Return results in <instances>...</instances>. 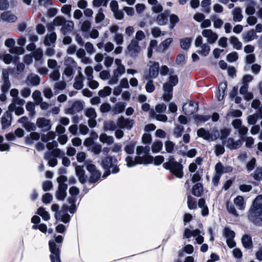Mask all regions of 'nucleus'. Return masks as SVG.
Returning a JSON list of instances; mask_svg holds the SVG:
<instances>
[{"mask_svg":"<svg viewBox=\"0 0 262 262\" xmlns=\"http://www.w3.org/2000/svg\"><path fill=\"white\" fill-rule=\"evenodd\" d=\"M150 147L149 146H139L136 149V154L138 155L134 159L130 156H127L125 161L128 167H132L137 164H148L152 163L154 160L153 157L149 156L148 154L150 151Z\"/></svg>","mask_w":262,"mask_h":262,"instance_id":"1","label":"nucleus"},{"mask_svg":"<svg viewBox=\"0 0 262 262\" xmlns=\"http://www.w3.org/2000/svg\"><path fill=\"white\" fill-rule=\"evenodd\" d=\"M62 242L63 237L61 235H58L55 239L49 241V250L51 252L50 257L51 262H61L60 249Z\"/></svg>","mask_w":262,"mask_h":262,"instance_id":"2","label":"nucleus"},{"mask_svg":"<svg viewBox=\"0 0 262 262\" xmlns=\"http://www.w3.org/2000/svg\"><path fill=\"white\" fill-rule=\"evenodd\" d=\"M117 160L112 156H107L102 159L101 165L105 170L103 174V178L108 176L111 173H117L119 171V168L117 166Z\"/></svg>","mask_w":262,"mask_h":262,"instance_id":"3","label":"nucleus"},{"mask_svg":"<svg viewBox=\"0 0 262 262\" xmlns=\"http://www.w3.org/2000/svg\"><path fill=\"white\" fill-rule=\"evenodd\" d=\"M163 167L169 170L170 172L178 178H182L184 173L183 172V166L177 162L173 158L169 159L168 162L163 164Z\"/></svg>","mask_w":262,"mask_h":262,"instance_id":"4","label":"nucleus"},{"mask_svg":"<svg viewBox=\"0 0 262 262\" xmlns=\"http://www.w3.org/2000/svg\"><path fill=\"white\" fill-rule=\"evenodd\" d=\"M248 218L254 225H262V208L251 206L248 212Z\"/></svg>","mask_w":262,"mask_h":262,"instance_id":"5","label":"nucleus"},{"mask_svg":"<svg viewBox=\"0 0 262 262\" xmlns=\"http://www.w3.org/2000/svg\"><path fill=\"white\" fill-rule=\"evenodd\" d=\"M65 153L59 148L54 149L50 151H47L45 154V159L48 161L50 166L55 167L57 164V158H61L64 156Z\"/></svg>","mask_w":262,"mask_h":262,"instance_id":"6","label":"nucleus"},{"mask_svg":"<svg viewBox=\"0 0 262 262\" xmlns=\"http://www.w3.org/2000/svg\"><path fill=\"white\" fill-rule=\"evenodd\" d=\"M53 24L56 26H62L61 31L64 35L72 31L74 27V23L72 21L66 20L61 17H55L53 20Z\"/></svg>","mask_w":262,"mask_h":262,"instance_id":"7","label":"nucleus"},{"mask_svg":"<svg viewBox=\"0 0 262 262\" xmlns=\"http://www.w3.org/2000/svg\"><path fill=\"white\" fill-rule=\"evenodd\" d=\"M69 193L71 195L68 199V202L70 205L69 212L71 213H74L77 210L76 202L77 201V195L79 193V190L76 187L72 186L69 189Z\"/></svg>","mask_w":262,"mask_h":262,"instance_id":"8","label":"nucleus"},{"mask_svg":"<svg viewBox=\"0 0 262 262\" xmlns=\"http://www.w3.org/2000/svg\"><path fill=\"white\" fill-rule=\"evenodd\" d=\"M69 207L66 204H64L61 210L58 211L57 213L55 214V217L56 220H61L64 223H67L71 220V216L68 213V211H69Z\"/></svg>","mask_w":262,"mask_h":262,"instance_id":"9","label":"nucleus"},{"mask_svg":"<svg viewBox=\"0 0 262 262\" xmlns=\"http://www.w3.org/2000/svg\"><path fill=\"white\" fill-rule=\"evenodd\" d=\"M149 67V74L148 75H146L144 77H148L149 78L155 79L156 78L159 73L160 65L158 62L149 61L148 63Z\"/></svg>","mask_w":262,"mask_h":262,"instance_id":"10","label":"nucleus"},{"mask_svg":"<svg viewBox=\"0 0 262 262\" xmlns=\"http://www.w3.org/2000/svg\"><path fill=\"white\" fill-rule=\"evenodd\" d=\"M183 111L186 115H191L198 111V104L193 101H190L188 103H185L183 106Z\"/></svg>","mask_w":262,"mask_h":262,"instance_id":"11","label":"nucleus"},{"mask_svg":"<svg viewBox=\"0 0 262 262\" xmlns=\"http://www.w3.org/2000/svg\"><path fill=\"white\" fill-rule=\"evenodd\" d=\"M134 121L130 119H126L123 117H120L117 121V125L121 128L130 129L134 124Z\"/></svg>","mask_w":262,"mask_h":262,"instance_id":"12","label":"nucleus"},{"mask_svg":"<svg viewBox=\"0 0 262 262\" xmlns=\"http://www.w3.org/2000/svg\"><path fill=\"white\" fill-rule=\"evenodd\" d=\"M36 124L38 127L41 129L42 132H48L51 128L50 120L45 118H38Z\"/></svg>","mask_w":262,"mask_h":262,"instance_id":"13","label":"nucleus"},{"mask_svg":"<svg viewBox=\"0 0 262 262\" xmlns=\"http://www.w3.org/2000/svg\"><path fill=\"white\" fill-rule=\"evenodd\" d=\"M83 108V105L82 102L76 101L74 102L71 107L66 110V113L73 115L82 111Z\"/></svg>","mask_w":262,"mask_h":262,"instance_id":"14","label":"nucleus"},{"mask_svg":"<svg viewBox=\"0 0 262 262\" xmlns=\"http://www.w3.org/2000/svg\"><path fill=\"white\" fill-rule=\"evenodd\" d=\"M202 34L204 37L207 38L208 42L211 44L214 43L218 38L217 34L210 29L204 30Z\"/></svg>","mask_w":262,"mask_h":262,"instance_id":"15","label":"nucleus"},{"mask_svg":"<svg viewBox=\"0 0 262 262\" xmlns=\"http://www.w3.org/2000/svg\"><path fill=\"white\" fill-rule=\"evenodd\" d=\"M127 50L131 56H136L140 50L138 41L134 39H132L127 47Z\"/></svg>","mask_w":262,"mask_h":262,"instance_id":"16","label":"nucleus"},{"mask_svg":"<svg viewBox=\"0 0 262 262\" xmlns=\"http://www.w3.org/2000/svg\"><path fill=\"white\" fill-rule=\"evenodd\" d=\"M67 184L58 185V190L55 194L56 199L59 201H63L67 196Z\"/></svg>","mask_w":262,"mask_h":262,"instance_id":"17","label":"nucleus"},{"mask_svg":"<svg viewBox=\"0 0 262 262\" xmlns=\"http://www.w3.org/2000/svg\"><path fill=\"white\" fill-rule=\"evenodd\" d=\"M9 110L6 111L2 116L1 119L2 126L3 129L8 127L11 124L12 114Z\"/></svg>","mask_w":262,"mask_h":262,"instance_id":"18","label":"nucleus"},{"mask_svg":"<svg viewBox=\"0 0 262 262\" xmlns=\"http://www.w3.org/2000/svg\"><path fill=\"white\" fill-rule=\"evenodd\" d=\"M75 172L78 178L79 182L82 183H85L87 181V176L85 173V171L83 166H76L75 167Z\"/></svg>","mask_w":262,"mask_h":262,"instance_id":"19","label":"nucleus"},{"mask_svg":"<svg viewBox=\"0 0 262 262\" xmlns=\"http://www.w3.org/2000/svg\"><path fill=\"white\" fill-rule=\"evenodd\" d=\"M164 94L163 99L165 101H170L172 98L173 88L169 84H164L163 85Z\"/></svg>","mask_w":262,"mask_h":262,"instance_id":"20","label":"nucleus"},{"mask_svg":"<svg viewBox=\"0 0 262 262\" xmlns=\"http://www.w3.org/2000/svg\"><path fill=\"white\" fill-rule=\"evenodd\" d=\"M258 119H262V108L259 109L257 113L247 117L248 123L250 125H254Z\"/></svg>","mask_w":262,"mask_h":262,"instance_id":"21","label":"nucleus"},{"mask_svg":"<svg viewBox=\"0 0 262 262\" xmlns=\"http://www.w3.org/2000/svg\"><path fill=\"white\" fill-rule=\"evenodd\" d=\"M197 135L204 140L208 141H213L214 139L209 131L206 130L204 128H200L197 131Z\"/></svg>","mask_w":262,"mask_h":262,"instance_id":"22","label":"nucleus"},{"mask_svg":"<svg viewBox=\"0 0 262 262\" xmlns=\"http://www.w3.org/2000/svg\"><path fill=\"white\" fill-rule=\"evenodd\" d=\"M83 86V76L81 72H79L75 78L73 87L76 90H81Z\"/></svg>","mask_w":262,"mask_h":262,"instance_id":"23","label":"nucleus"},{"mask_svg":"<svg viewBox=\"0 0 262 262\" xmlns=\"http://www.w3.org/2000/svg\"><path fill=\"white\" fill-rule=\"evenodd\" d=\"M242 243L244 247L246 249H251L253 248V242L250 235L245 234L242 238Z\"/></svg>","mask_w":262,"mask_h":262,"instance_id":"24","label":"nucleus"},{"mask_svg":"<svg viewBox=\"0 0 262 262\" xmlns=\"http://www.w3.org/2000/svg\"><path fill=\"white\" fill-rule=\"evenodd\" d=\"M25 103L24 99L20 98L18 96L12 99V103L9 105L8 110L10 112H13L15 109L16 104L18 106H23Z\"/></svg>","mask_w":262,"mask_h":262,"instance_id":"25","label":"nucleus"},{"mask_svg":"<svg viewBox=\"0 0 262 262\" xmlns=\"http://www.w3.org/2000/svg\"><path fill=\"white\" fill-rule=\"evenodd\" d=\"M242 142L240 140L234 141L233 138H229L226 141V146L230 149H234L240 147Z\"/></svg>","mask_w":262,"mask_h":262,"instance_id":"26","label":"nucleus"},{"mask_svg":"<svg viewBox=\"0 0 262 262\" xmlns=\"http://www.w3.org/2000/svg\"><path fill=\"white\" fill-rule=\"evenodd\" d=\"M40 77L37 75L31 74L28 76L26 83L28 84L35 86L38 85L40 83Z\"/></svg>","mask_w":262,"mask_h":262,"instance_id":"27","label":"nucleus"},{"mask_svg":"<svg viewBox=\"0 0 262 262\" xmlns=\"http://www.w3.org/2000/svg\"><path fill=\"white\" fill-rule=\"evenodd\" d=\"M1 18L3 21L9 23L14 22L17 19L16 16L9 11L3 12L1 15Z\"/></svg>","mask_w":262,"mask_h":262,"instance_id":"28","label":"nucleus"},{"mask_svg":"<svg viewBox=\"0 0 262 262\" xmlns=\"http://www.w3.org/2000/svg\"><path fill=\"white\" fill-rule=\"evenodd\" d=\"M233 20L235 22H241L243 18L242 10L241 8L237 7L234 9L232 12Z\"/></svg>","mask_w":262,"mask_h":262,"instance_id":"29","label":"nucleus"},{"mask_svg":"<svg viewBox=\"0 0 262 262\" xmlns=\"http://www.w3.org/2000/svg\"><path fill=\"white\" fill-rule=\"evenodd\" d=\"M56 40V34L54 32L50 34H47L45 38L44 43L46 46L50 47L52 43L55 42Z\"/></svg>","mask_w":262,"mask_h":262,"instance_id":"30","label":"nucleus"},{"mask_svg":"<svg viewBox=\"0 0 262 262\" xmlns=\"http://www.w3.org/2000/svg\"><path fill=\"white\" fill-rule=\"evenodd\" d=\"M203 192V187L201 183H198L193 186L192 193L194 195L199 197L202 195Z\"/></svg>","mask_w":262,"mask_h":262,"instance_id":"31","label":"nucleus"},{"mask_svg":"<svg viewBox=\"0 0 262 262\" xmlns=\"http://www.w3.org/2000/svg\"><path fill=\"white\" fill-rule=\"evenodd\" d=\"M256 37L254 30H251L243 34V40L245 42H248L254 40Z\"/></svg>","mask_w":262,"mask_h":262,"instance_id":"32","label":"nucleus"},{"mask_svg":"<svg viewBox=\"0 0 262 262\" xmlns=\"http://www.w3.org/2000/svg\"><path fill=\"white\" fill-rule=\"evenodd\" d=\"M143 79L147 81L145 85L146 91L148 93H152L155 90V86L154 84V81L151 78L148 77H144Z\"/></svg>","mask_w":262,"mask_h":262,"instance_id":"33","label":"nucleus"},{"mask_svg":"<svg viewBox=\"0 0 262 262\" xmlns=\"http://www.w3.org/2000/svg\"><path fill=\"white\" fill-rule=\"evenodd\" d=\"M234 204L239 210H244L245 207L244 198L243 196L238 195L234 199Z\"/></svg>","mask_w":262,"mask_h":262,"instance_id":"34","label":"nucleus"},{"mask_svg":"<svg viewBox=\"0 0 262 262\" xmlns=\"http://www.w3.org/2000/svg\"><path fill=\"white\" fill-rule=\"evenodd\" d=\"M99 140L100 142L106 143L108 145L112 144L114 141L113 137L107 136L106 134H101L99 137Z\"/></svg>","mask_w":262,"mask_h":262,"instance_id":"35","label":"nucleus"},{"mask_svg":"<svg viewBox=\"0 0 262 262\" xmlns=\"http://www.w3.org/2000/svg\"><path fill=\"white\" fill-rule=\"evenodd\" d=\"M227 88V83L222 82L220 83L219 86V94L217 95V99L221 101L223 99L225 95V91Z\"/></svg>","mask_w":262,"mask_h":262,"instance_id":"36","label":"nucleus"},{"mask_svg":"<svg viewBox=\"0 0 262 262\" xmlns=\"http://www.w3.org/2000/svg\"><path fill=\"white\" fill-rule=\"evenodd\" d=\"M126 106V103L124 102H118L116 103L112 109L113 114H118L122 113Z\"/></svg>","mask_w":262,"mask_h":262,"instance_id":"37","label":"nucleus"},{"mask_svg":"<svg viewBox=\"0 0 262 262\" xmlns=\"http://www.w3.org/2000/svg\"><path fill=\"white\" fill-rule=\"evenodd\" d=\"M226 206L227 210L230 214L235 217H237L238 216V214L236 211L234 205L231 202L229 201L227 202Z\"/></svg>","mask_w":262,"mask_h":262,"instance_id":"38","label":"nucleus"},{"mask_svg":"<svg viewBox=\"0 0 262 262\" xmlns=\"http://www.w3.org/2000/svg\"><path fill=\"white\" fill-rule=\"evenodd\" d=\"M156 21L159 25H165L168 21L167 15L165 13H161L157 16Z\"/></svg>","mask_w":262,"mask_h":262,"instance_id":"39","label":"nucleus"},{"mask_svg":"<svg viewBox=\"0 0 262 262\" xmlns=\"http://www.w3.org/2000/svg\"><path fill=\"white\" fill-rule=\"evenodd\" d=\"M230 42L232 44L234 49L239 50L241 49L242 43L239 41L238 39L235 36H231L230 38Z\"/></svg>","mask_w":262,"mask_h":262,"instance_id":"40","label":"nucleus"},{"mask_svg":"<svg viewBox=\"0 0 262 262\" xmlns=\"http://www.w3.org/2000/svg\"><path fill=\"white\" fill-rule=\"evenodd\" d=\"M55 134L53 132H49L47 134H43L41 136V140L44 142H48L55 138Z\"/></svg>","mask_w":262,"mask_h":262,"instance_id":"41","label":"nucleus"},{"mask_svg":"<svg viewBox=\"0 0 262 262\" xmlns=\"http://www.w3.org/2000/svg\"><path fill=\"white\" fill-rule=\"evenodd\" d=\"M201 50L198 51L199 54H201L203 56H206L209 54L210 48L207 43H204L200 47Z\"/></svg>","mask_w":262,"mask_h":262,"instance_id":"42","label":"nucleus"},{"mask_svg":"<svg viewBox=\"0 0 262 262\" xmlns=\"http://www.w3.org/2000/svg\"><path fill=\"white\" fill-rule=\"evenodd\" d=\"M37 214L40 215L42 219L46 221L50 220V215L42 207H40L37 210Z\"/></svg>","mask_w":262,"mask_h":262,"instance_id":"43","label":"nucleus"},{"mask_svg":"<svg viewBox=\"0 0 262 262\" xmlns=\"http://www.w3.org/2000/svg\"><path fill=\"white\" fill-rule=\"evenodd\" d=\"M191 42V39L189 37H186L180 40V45L181 48L184 50H187L189 49Z\"/></svg>","mask_w":262,"mask_h":262,"instance_id":"44","label":"nucleus"},{"mask_svg":"<svg viewBox=\"0 0 262 262\" xmlns=\"http://www.w3.org/2000/svg\"><path fill=\"white\" fill-rule=\"evenodd\" d=\"M162 142L160 141H156L153 143L151 146V149L153 152L157 153L162 149Z\"/></svg>","mask_w":262,"mask_h":262,"instance_id":"45","label":"nucleus"},{"mask_svg":"<svg viewBox=\"0 0 262 262\" xmlns=\"http://www.w3.org/2000/svg\"><path fill=\"white\" fill-rule=\"evenodd\" d=\"M105 130L113 131L117 128L116 124L113 121H107L104 124Z\"/></svg>","mask_w":262,"mask_h":262,"instance_id":"46","label":"nucleus"},{"mask_svg":"<svg viewBox=\"0 0 262 262\" xmlns=\"http://www.w3.org/2000/svg\"><path fill=\"white\" fill-rule=\"evenodd\" d=\"M100 176L101 173L98 170L91 173L89 178V182L90 183H94L97 182L100 179Z\"/></svg>","mask_w":262,"mask_h":262,"instance_id":"47","label":"nucleus"},{"mask_svg":"<svg viewBox=\"0 0 262 262\" xmlns=\"http://www.w3.org/2000/svg\"><path fill=\"white\" fill-rule=\"evenodd\" d=\"M66 83L64 81L56 82L54 86V91L55 93H58V91H62L66 88Z\"/></svg>","mask_w":262,"mask_h":262,"instance_id":"48","label":"nucleus"},{"mask_svg":"<svg viewBox=\"0 0 262 262\" xmlns=\"http://www.w3.org/2000/svg\"><path fill=\"white\" fill-rule=\"evenodd\" d=\"M74 68L66 67L63 73V76L64 75L70 79H72L74 74Z\"/></svg>","mask_w":262,"mask_h":262,"instance_id":"49","label":"nucleus"},{"mask_svg":"<svg viewBox=\"0 0 262 262\" xmlns=\"http://www.w3.org/2000/svg\"><path fill=\"white\" fill-rule=\"evenodd\" d=\"M210 116L209 115H197L194 116V119L196 123L205 122L209 120Z\"/></svg>","mask_w":262,"mask_h":262,"instance_id":"50","label":"nucleus"},{"mask_svg":"<svg viewBox=\"0 0 262 262\" xmlns=\"http://www.w3.org/2000/svg\"><path fill=\"white\" fill-rule=\"evenodd\" d=\"M187 204L190 209L196 208V201L190 195H188L187 197Z\"/></svg>","mask_w":262,"mask_h":262,"instance_id":"51","label":"nucleus"},{"mask_svg":"<svg viewBox=\"0 0 262 262\" xmlns=\"http://www.w3.org/2000/svg\"><path fill=\"white\" fill-rule=\"evenodd\" d=\"M211 0H203L201 2V6L203 8V11L206 13H209L210 11L209 6L211 5Z\"/></svg>","mask_w":262,"mask_h":262,"instance_id":"52","label":"nucleus"},{"mask_svg":"<svg viewBox=\"0 0 262 262\" xmlns=\"http://www.w3.org/2000/svg\"><path fill=\"white\" fill-rule=\"evenodd\" d=\"M48 67L50 69L55 70H59L60 66L58 65L57 62L55 59H49L48 60Z\"/></svg>","mask_w":262,"mask_h":262,"instance_id":"53","label":"nucleus"},{"mask_svg":"<svg viewBox=\"0 0 262 262\" xmlns=\"http://www.w3.org/2000/svg\"><path fill=\"white\" fill-rule=\"evenodd\" d=\"M32 54L36 61H39L41 60L43 56V51L41 49H37Z\"/></svg>","mask_w":262,"mask_h":262,"instance_id":"54","label":"nucleus"},{"mask_svg":"<svg viewBox=\"0 0 262 262\" xmlns=\"http://www.w3.org/2000/svg\"><path fill=\"white\" fill-rule=\"evenodd\" d=\"M112 89L109 86H105L103 89L101 90L98 92V95L101 97H105L110 95L111 93Z\"/></svg>","mask_w":262,"mask_h":262,"instance_id":"55","label":"nucleus"},{"mask_svg":"<svg viewBox=\"0 0 262 262\" xmlns=\"http://www.w3.org/2000/svg\"><path fill=\"white\" fill-rule=\"evenodd\" d=\"M242 115V112L238 110H232L227 113L226 118H229L230 117H240Z\"/></svg>","mask_w":262,"mask_h":262,"instance_id":"56","label":"nucleus"},{"mask_svg":"<svg viewBox=\"0 0 262 262\" xmlns=\"http://www.w3.org/2000/svg\"><path fill=\"white\" fill-rule=\"evenodd\" d=\"M223 234L226 237V239L234 238L235 237V233L233 231L231 230L229 228H225L224 229Z\"/></svg>","mask_w":262,"mask_h":262,"instance_id":"57","label":"nucleus"},{"mask_svg":"<svg viewBox=\"0 0 262 262\" xmlns=\"http://www.w3.org/2000/svg\"><path fill=\"white\" fill-rule=\"evenodd\" d=\"M166 33L164 31L162 32L158 27H154L151 30V34L155 38H158L161 35H164Z\"/></svg>","mask_w":262,"mask_h":262,"instance_id":"58","label":"nucleus"},{"mask_svg":"<svg viewBox=\"0 0 262 262\" xmlns=\"http://www.w3.org/2000/svg\"><path fill=\"white\" fill-rule=\"evenodd\" d=\"M64 64L66 67L74 68L76 66V63L73 58L67 57L64 59Z\"/></svg>","mask_w":262,"mask_h":262,"instance_id":"59","label":"nucleus"},{"mask_svg":"<svg viewBox=\"0 0 262 262\" xmlns=\"http://www.w3.org/2000/svg\"><path fill=\"white\" fill-rule=\"evenodd\" d=\"M105 16L102 8H100L95 16V22L98 24L104 19Z\"/></svg>","mask_w":262,"mask_h":262,"instance_id":"60","label":"nucleus"},{"mask_svg":"<svg viewBox=\"0 0 262 262\" xmlns=\"http://www.w3.org/2000/svg\"><path fill=\"white\" fill-rule=\"evenodd\" d=\"M85 114L87 117L89 118V119L96 118L97 117L95 110L94 108L91 107L85 110Z\"/></svg>","mask_w":262,"mask_h":262,"instance_id":"61","label":"nucleus"},{"mask_svg":"<svg viewBox=\"0 0 262 262\" xmlns=\"http://www.w3.org/2000/svg\"><path fill=\"white\" fill-rule=\"evenodd\" d=\"M91 151L96 155H98L102 151V146L100 144H95L90 148Z\"/></svg>","mask_w":262,"mask_h":262,"instance_id":"62","label":"nucleus"},{"mask_svg":"<svg viewBox=\"0 0 262 262\" xmlns=\"http://www.w3.org/2000/svg\"><path fill=\"white\" fill-rule=\"evenodd\" d=\"M251 175L255 180L259 181L262 180V168H257Z\"/></svg>","mask_w":262,"mask_h":262,"instance_id":"63","label":"nucleus"},{"mask_svg":"<svg viewBox=\"0 0 262 262\" xmlns=\"http://www.w3.org/2000/svg\"><path fill=\"white\" fill-rule=\"evenodd\" d=\"M251 206L262 208V195H259L255 199Z\"/></svg>","mask_w":262,"mask_h":262,"instance_id":"64","label":"nucleus"}]
</instances>
